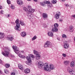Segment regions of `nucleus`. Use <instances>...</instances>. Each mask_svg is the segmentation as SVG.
Instances as JSON below:
<instances>
[{
  "label": "nucleus",
  "instance_id": "nucleus-18",
  "mask_svg": "<svg viewBox=\"0 0 75 75\" xmlns=\"http://www.w3.org/2000/svg\"><path fill=\"white\" fill-rule=\"evenodd\" d=\"M47 1H44V3L41 2L40 4L41 5L43 6H45V4H47Z\"/></svg>",
  "mask_w": 75,
  "mask_h": 75
},
{
  "label": "nucleus",
  "instance_id": "nucleus-13",
  "mask_svg": "<svg viewBox=\"0 0 75 75\" xmlns=\"http://www.w3.org/2000/svg\"><path fill=\"white\" fill-rule=\"evenodd\" d=\"M30 70L29 69H26L24 71V72L25 74H28V73H30Z\"/></svg>",
  "mask_w": 75,
  "mask_h": 75
},
{
  "label": "nucleus",
  "instance_id": "nucleus-38",
  "mask_svg": "<svg viewBox=\"0 0 75 75\" xmlns=\"http://www.w3.org/2000/svg\"><path fill=\"white\" fill-rule=\"evenodd\" d=\"M0 13L1 14H3V13H4V11H3V10H1L0 12Z\"/></svg>",
  "mask_w": 75,
  "mask_h": 75
},
{
  "label": "nucleus",
  "instance_id": "nucleus-7",
  "mask_svg": "<svg viewBox=\"0 0 75 75\" xmlns=\"http://www.w3.org/2000/svg\"><path fill=\"white\" fill-rule=\"evenodd\" d=\"M67 41H65V44L64 45V48L65 49H67V48H68L69 47V45H68V44L67 43Z\"/></svg>",
  "mask_w": 75,
  "mask_h": 75
},
{
  "label": "nucleus",
  "instance_id": "nucleus-55",
  "mask_svg": "<svg viewBox=\"0 0 75 75\" xmlns=\"http://www.w3.org/2000/svg\"><path fill=\"white\" fill-rule=\"evenodd\" d=\"M28 1H31V0H27Z\"/></svg>",
  "mask_w": 75,
  "mask_h": 75
},
{
  "label": "nucleus",
  "instance_id": "nucleus-39",
  "mask_svg": "<svg viewBox=\"0 0 75 75\" xmlns=\"http://www.w3.org/2000/svg\"><path fill=\"white\" fill-rule=\"evenodd\" d=\"M71 68H70V67L69 66H68L67 68V69L68 71H69V70H71L70 69Z\"/></svg>",
  "mask_w": 75,
  "mask_h": 75
},
{
  "label": "nucleus",
  "instance_id": "nucleus-34",
  "mask_svg": "<svg viewBox=\"0 0 75 75\" xmlns=\"http://www.w3.org/2000/svg\"><path fill=\"white\" fill-rule=\"evenodd\" d=\"M62 38H67V36L65 34H63L62 35Z\"/></svg>",
  "mask_w": 75,
  "mask_h": 75
},
{
  "label": "nucleus",
  "instance_id": "nucleus-9",
  "mask_svg": "<svg viewBox=\"0 0 75 75\" xmlns=\"http://www.w3.org/2000/svg\"><path fill=\"white\" fill-rule=\"evenodd\" d=\"M73 28H74V27L72 25H71L70 26H69V31H70V32H73Z\"/></svg>",
  "mask_w": 75,
  "mask_h": 75
},
{
  "label": "nucleus",
  "instance_id": "nucleus-1",
  "mask_svg": "<svg viewBox=\"0 0 75 75\" xmlns=\"http://www.w3.org/2000/svg\"><path fill=\"white\" fill-rule=\"evenodd\" d=\"M38 65L40 67H41L44 66V69L45 71L48 72H50L51 71V70L49 69V66H48L47 63H46L44 64L42 62L40 61L38 63Z\"/></svg>",
  "mask_w": 75,
  "mask_h": 75
},
{
  "label": "nucleus",
  "instance_id": "nucleus-44",
  "mask_svg": "<svg viewBox=\"0 0 75 75\" xmlns=\"http://www.w3.org/2000/svg\"><path fill=\"white\" fill-rule=\"evenodd\" d=\"M11 75H16V74L15 73H11Z\"/></svg>",
  "mask_w": 75,
  "mask_h": 75
},
{
  "label": "nucleus",
  "instance_id": "nucleus-23",
  "mask_svg": "<svg viewBox=\"0 0 75 75\" xmlns=\"http://www.w3.org/2000/svg\"><path fill=\"white\" fill-rule=\"evenodd\" d=\"M18 67L21 70H23V67L22 65H21L20 64L18 65Z\"/></svg>",
  "mask_w": 75,
  "mask_h": 75
},
{
  "label": "nucleus",
  "instance_id": "nucleus-51",
  "mask_svg": "<svg viewBox=\"0 0 75 75\" xmlns=\"http://www.w3.org/2000/svg\"><path fill=\"white\" fill-rule=\"evenodd\" d=\"M35 2H37L38 0H33Z\"/></svg>",
  "mask_w": 75,
  "mask_h": 75
},
{
  "label": "nucleus",
  "instance_id": "nucleus-2",
  "mask_svg": "<svg viewBox=\"0 0 75 75\" xmlns=\"http://www.w3.org/2000/svg\"><path fill=\"white\" fill-rule=\"evenodd\" d=\"M4 52H2V54L4 56H5L6 57H8V54H9V51H10V49L8 47H5L4 50Z\"/></svg>",
  "mask_w": 75,
  "mask_h": 75
},
{
  "label": "nucleus",
  "instance_id": "nucleus-53",
  "mask_svg": "<svg viewBox=\"0 0 75 75\" xmlns=\"http://www.w3.org/2000/svg\"><path fill=\"white\" fill-rule=\"evenodd\" d=\"M59 21H63L62 19H59Z\"/></svg>",
  "mask_w": 75,
  "mask_h": 75
},
{
  "label": "nucleus",
  "instance_id": "nucleus-8",
  "mask_svg": "<svg viewBox=\"0 0 75 75\" xmlns=\"http://www.w3.org/2000/svg\"><path fill=\"white\" fill-rule=\"evenodd\" d=\"M28 57L30 58L31 59H32V60H34V59L35 57L33 55V54H29L28 56Z\"/></svg>",
  "mask_w": 75,
  "mask_h": 75
},
{
  "label": "nucleus",
  "instance_id": "nucleus-49",
  "mask_svg": "<svg viewBox=\"0 0 75 75\" xmlns=\"http://www.w3.org/2000/svg\"><path fill=\"white\" fill-rule=\"evenodd\" d=\"M2 8L1 6H0V9H2Z\"/></svg>",
  "mask_w": 75,
  "mask_h": 75
},
{
  "label": "nucleus",
  "instance_id": "nucleus-26",
  "mask_svg": "<svg viewBox=\"0 0 75 75\" xmlns=\"http://www.w3.org/2000/svg\"><path fill=\"white\" fill-rule=\"evenodd\" d=\"M20 23L21 24V25L23 26H25V24L24 23V22L20 20L19 21Z\"/></svg>",
  "mask_w": 75,
  "mask_h": 75
},
{
  "label": "nucleus",
  "instance_id": "nucleus-3",
  "mask_svg": "<svg viewBox=\"0 0 75 75\" xmlns=\"http://www.w3.org/2000/svg\"><path fill=\"white\" fill-rule=\"evenodd\" d=\"M34 11H35V10L33 9H30L29 10L28 12L27 13V14L29 19L31 18L32 16L33 17V16L32 15V13H33Z\"/></svg>",
  "mask_w": 75,
  "mask_h": 75
},
{
  "label": "nucleus",
  "instance_id": "nucleus-57",
  "mask_svg": "<svg viewBox=\"0 0 75 75\" xmlns=\"http://www.w3.org/2000/svg\"><path fill=\"white\" fill-rule=\"evenodd\" d=\"M0 72H1V71H0Z\"/></svg>",
  "mask_w": 75,
  "mask_h": 75
},
{
  "label": "nucleus",
  "instance_id": "nucleus-6",
  "mask_svg": "<svg viewBox=\"0 0 75 75\" xmlns=\"http://www.w3.org/2000/svg\"><path fill=\"white\" fill-rule=\"evenodd\" d=\"M52 45L50 41H47L45 43L44 45L45 47H51Z\"/></svg>",
  "mask_w": 75,
  "mask_h": 75
},
{
  "label": "nucleus",
  "instance_id": "nucleus-46",
  "mask_svg": "<svg viewBox=\"0 0 75 75\" xmlns=\"http://www.w3.org/2000/svg\"><path fill=\"white\" fill-rule=\"evenodd\" d=\"M66 0H62V2H64Z\"/></svg>",
  "mask_w": 75,
  "mask_h": 75
},
{
  "label": "nucleus",
  "instance_id": "nucleus-42",
  "mask_svg": "<svg viewBox=\"0 0 75 75\" xmlns=\"http://www.w3.org/2000/svg\"><path fill=\"white\" fill-rule=\"evenodd\" d=\"M11 8L12 9H14V7L13 5H11Z\"/></svg>",
  "mask_w": 75,
  "mask_h": 75
},
{
  "label": "nucleus",
  "instance_id": "nucleus-4",
  "mask_svg": "<svg viewBox=\"0 0 75 75\" xmlns=\"http://www.w3.org/2000/svg\"><path fill=\"white\" fill-rule=\"evenodd\" d=\"M15 23L16 24V26L15 27V29L17 31H20L21 30L20 26V24L19 23V20L18 19H17L15 21Z\"/></svg>",
  "mask_w": 75,
  "mask_h": 75
},
{
  "label": "nucleus",
  "instance_id": "nucleus-36",
  "mask_svg": "<svg viewBox=\"0 0 75 75\" xmlns=\"http://www.w3.org/2000/svg\"><path fill=\"white\" fill-rule=\"evenodd\" d=\"M7 1L8 4H11V2H10V0H7Z\"/></svg>",
  "mask_w": 75,
  "mask_h": 75
},
{
  "label": "nucleus",
  "instance_id": "nucleus-17",
  "mask_svg": "<svg viewBox=\"0 0 75 75\" xmlns=\"http://www.w3.org/2000/svg\"><path fill=\"white\" fill-rule=\"evenodd\" d=\"M4 37V33L0 32V39L3 38Z\"/></svg>",
  "mask_w": 75,
  "mask_h": 75
},
{
  "label": "nucleus",
  "instance_id": "nucleus-21",
  "mask_svg": "<svg viewBox=\"0 0 75 75\" xmlns=\"http://www.w3.org/2000/svg\"><path fill=\"white\" fill-rule=\"evenodd\" d=\"M52 30L53 32H57L58 31V29L54 27L53 28Z\"/></svg>",
  "mask_w": 75,
  "mask_h": 75
},
{
  "label": "nucleus",
  "instance_id": "nucleus-54",
  "mask_svg": "<svg viewBox=\"0 0 75 75\" xmlns=\"http://www.w3.org/2000/svg\"><path fill=\"white\" fill-rule=\"evenodd\" d=\"M11 57H14V56H13V55H11Z\"/></svg>",
  "mask_w": 75,
  "mask_h": 75
},
{
  "label": "nucleus",
  "instance_id": "nucleus-45",
  "mask_svg": "<svg viewBox=\"0 0 75 75\" xmlns=\"http://www.w3.org/2000/svg\"><path fill=\"white\" fill-rule=\"evenodd\" d=\"M0 64H2V61L0 59Z\"/></svg>",
  "mask_w": 75,
  "mask_h": 75
},
{
  "label": "nucleus",
  "instance_id": "nucleus-14",
  "mask_svg": "<svg viewBox=\"0 0 75 75\" xmlns=\"http://www.w3.org/2000/svg\"><path fill=\"white\" fill-rule=\"evenodd\" d=\"M69 72L71 75H73L75 73V72L74 70H73L72 69H71L69 70Z\"/></svg>",
  "mask_w": 75,
  "mask_h": 75
},
{
  "label": "nucleus",
  "instance_id": "nucleus-24",
  "mask_svg": "<svg viewBox=\"0 0 75 75\" xmlns=\"http://www.w3.org/2000/svg\"><path fill=\"white\" fill-rule=\"evenodd\" d=\"M26 59H27L28 63H31L32 62L31 60V59L30 58V57H28V56L26 57Z\"/></svg>",
  "mask_w": 75,
  "mask_h": 75
},
{
  "label": "nucleus",
  "instance_id": "nucleus-41",
  "mask_svg": "<svg viewBox=\"0 0 75 75\" xmlns=\"http://www.w3.org/2000/svg\"><path fill=\"white\" fill-rule=\"evenodd\" d=\"M62 55L64 57H66V56H67V55H66V54L64 53L62 54Z\"/></svg>",
  "mask_w": 75,
  "mask_h": 75
},
{
  "label": "nucleus",
  "instance_id": "nucleus-47",
  "mask_svg": "<svg viewBox=\"0 0 75 75\" xmlns=\"http://www.w3.org/2000/svg\"><path fill=\"white\" fill-rule=\"evenodd\" d=\"M66 7H69V5H68V4H66Z\"/></svg>",
  "mask_w": 75,
  "mask_h": 75
},
{
  "label": "nucleus",
  "instance_id": "nucleus-37",
  "mask_svg": "<svg viewBox=\"0 0 75 75\" xmlns=\"http://www.w3.org/2000/svg\"><path fill=\"white\" fill-rule=\"evenodd\" d=\"M42 25H43V27H45H45H47V25H46L45 23H43L42 24Z\"/></svg>",
  "mask_w": 75,
  "mask_h": 75
},
{
  "label": "nucleus",
  "instance_id": "nucleus-27",
  "mask_svg": "<svg viewBox=\"0 0 75 75\" xmlns=\"http://www.w3.org/2000/svg\"><path fill=\"white\" fill-rule=\"evenodd\" d=\"M69 62L68 61H64V64H65V65H68L69 64Z\"/></svg>",
  "mask_w": 75,
  "mask_h": 75
},
{
  "label": "nucleus",
  "instance_id": "nucleus-5",
  "mask_svg": "<svg viewBox=\"0 0 75 75\" xmlns=\"http://www.w3.org/2000/svg\"><path fill=\"white\" fill-rule=\"evenodd\" d=\"M13 48L14 52L17 54H21V52L22 53H24V51H19V48L15 46H13Z\"/></svg>",
  "mask_w": 75,
  "mask_h": 75
},
{
  "label": "nucleus",
  "instance_id": "nucleus-35",
  "mask_svg": "<svg viewBox=\"0 0 75 75\" xmlns=\"http://www.w3.org/2000/svg\"><path fill=\"white\" fill-rule=\"evenodd\" d=\"M57 1L55 0H53V1H52V3L53 4H55L57 3Z\"/></svg>",
  "mask_w": 75,
  "mask_h": 75
},
{
  "label": "nucleus",
  "instance_id": "nucleus-56",
  "mask_svg": "<svg viewBox=\"0 0 75 75\" xmlns=\"http://www.w3.org/2000/svg\"><path fill=\"white\" fill-rule=\"evenodd\" d=\"M38 68H40V67H38Z\"/></svg>",
  "mask_w": 75,
  "mask_h": 75
},
{
  "label": "nucleus",
  "instance_id": "nucleus-33",
  "mask_svg": "<svg viewBox=\"0 0 75 75\" xmlns=\"http://www.w3.org/2000/svg\"><path fill=\"white\" fill-rule=\"evenodd\" d=\"M35 39H37V36H36L35 35L32 38V41H34V40H35Z\"/></svg>",
  "mask_w": 75,
  "mask_h": 75
},
{
  "label": "nucleus",
  "instance_id": "nucleus-30",
  "mask_svg": "<svg viewBox=\"0 0 75 75\" xmlns=\"http://www.w3.org/2000/svg\"><path fill=\"white\" fill-rule=\"evenodd\" d=\"M59 26V25H58V23H55L54 25V27H55V28H57Z\"/></svg>",
  "mask_w": 75,
  "mask_h": 75
},
{
  "label": "nucleus",
  "instance_id": "nucleus-15",
  "mask_svg": "<svg viewBox=\"0 0 75 75\" xmlns=\"http://www.w3.org/2000/svg\"><path fill=\"white\" fill-rule=\"evenodd\" d=\"M17 3L18 4H19V5H22V4H23V1L21 0H18Z\"/></svg>",
  "mask_w": 75,
  "mask_h": 75
},
{
  "label": "nucleus",
  "instance_id": "nucleus-40",
  "mask_svg": "<svg viewBox=\"0 0 75 75\" xmlns=\"http://www.w3.org/2000/svg\"><path fill=\"white\" fill-rule=\"evenodd\" d=\"M4 72L6 74L8 73V71H6V70H5V69H4Z\"/></svg>",
  "mask_w": 75,
  "mask_h": 75
},
{
  "label": "nucleus",
  "instance_id": "nucleus-32",
  "mask_svg": "<svg viewBox=\"0 0 75 75\" xmlns=\"http://www.w3.org/2000/svg\"><path fill=\"white\" fill-rule=\"evenodd\" d=\"M47 6L48 7H52L53 6L51 4H47Z\"/></svg>",
  "mask_w": 75,
  "mask_h": 75
},
{
  "label": "nucleus",
  "instance_id": "nucleus-10",
  "mask_svg": "<svg viewBox=\"0 0 75 75\" xmlns=\"http://www.w3.org/2000/svg\"><path fill=\"white\" fill-rule=\"evenodd\" d=\"M42 15L43 17L44 18H47L48 17V15H47V14L45 13H43Z\"/></svg>",
  "mask_w": 75,
  "mask_h": 75
},
{
  "label": "nucleus",
  "instance_id": "nucleus-31",
  "mask_svg": "<svg viewBox=\"0 0 75 75\" xmlns=\"http://www.w3.org/2000/svg\"><path fill=\"white\" fill-rule=\"evenodd\" d=\"M5 66L6 68H9V67H10V64H6L5 65Z\"/></svg>",
  "mask_w": 75,
  "mask_h": 75
},
{
  "label": "nucleus",
  "instance_id": "nucleus-52",
  "mask_svg": "<svg viewBox=\"0 0 75 75\" xmlns=\"http://www.w3.org/2000/svg\"><path fill=\"white\" fill-rule=\"evenodd\" d=\"M72 16V17H74V18H75V15H74L73 16Z\"/></svg>",
  "mask_w": 75,
  "mask_h": 75
},
{
  "label": "nucleus",
  "instance_id": "nucleus-11",
  "mask_svg": "<svg viewBox=\"0 0 75 75\" xmlns=\"http://www.w3.org/2000/svg\"><path fill=\"white\" fill-rule=\"evenodd\" d=\"M21 35L22 37H25L26 36V33L25 32H23L21 33Z\"/></svg>",
  "mask_w": 75,
  "mask_h": 75
},
{
  "label": "nucleus",
  "instance_id": "nucleus-20",
  "mask_svg": "<svg viewBox=\"0 0 75 75\" xmlns=\"http://www.w3.org/2000/svg\"><path fill=\"white\" fill-rule=\"evenodd\" d=\"M40 54H38L37 55H36V57H35V59H36V60H38L40 59Z\"/></svg>",
  "mask_w": 75,
  "mask_h": 75
},
{
  "label": "nucleus",
  "instance_id": "nucleus-12",
  "mask_svg": "<svg viewBox=\"0 0 75 75\" xmlns=\"http://www.w3.org/2000/svg\"><path fill=\"white\" fill-rule=\"evenodd\" d=\"M60 14H61L60 12H59L58 13L56 14L55 15V18H56L57 19H58Z\"/></svg>",
  "mask_w": 75,
  "mask_h": 75
},
{
  "label": "nucleus",
  "instance_id": "nucleus-48",
  "mask_svg": "<svg viewBox=\"0 0 75 75\" xmlns=\"http://www.w3.org/2000/svg\"><path fill=\"white\" fill-rule=\"evenodd\" d=\"M28 8H31V6H28Z\"/></svg>",
  "mask_w": 75,
  "mask_h": 75
},
{
  "label": "nucleus",
  "instance_id": "nucleus-22",
  "mask_svg": "<svg viewBox=\"0 0 75 75\" xmlns=\"http://www.w3.org/2000/svg\"><path fill=\"white\" fill-rule=\"evenodd\" d=\"M13 39V37L12 36L11 37V38L8 36L7 37V39L8 40H9L10 41H12Z\"/></svg>",
  "mask_w": 75,
  "mask_h": 75
},
{
  "label": "nucleus",
  "instance_id": "nucleus-28",
  "mask_svg": "<svg viewBox=\"0 0 75 75\" xmlns=\"http://www.w3.org/2000/svg\"><path fill=\"white\" fill-rule=\"evenodd\" d=\"M33 53L35 54V55H38V54H38V51H36V50H33Z\"/></svg>",
  "mask_w": 75,
  "mask_h": 75
},
{
  "label": "nucleus",
  "instance_id": "nucleus-25",
  "mask_svg": "<svg viewBox=\"0 0 75 75\" xmlns=\"http://www.w3.org/2000/svg\"><path fill=\"white\" fill-rule=\"evenodd\" d=\"M18 55L20 58H23V59H24V58H25V56H24L23 55H22L20 54H19Z\"/></svg>",
  "mask_w": 75,
  "mask_h": 75
},
{
  "label": "nucleus",
  "instance_id": "nucleus-43",
  "mask_svg": "<svg viewBox=\"0 0 75 75\" xmlns=\"http://www.w3.org/2000/svg\"><path fill=\"white\" fill-rule=\"evenodd\" d=\"M47 4H50V1H47Z\"/></svg>",
  "mask_w": 75,
  "mask_h": 75
},
{
  "label": "nucleus",
  "instance_id": "nucleus-16",
  "mask_svg": "<svg viewBox=\"0 0 75 75\" xmlns=\"http://www.w3.org/2000/svg\"><path fill=\"white\" fill-rule=\"evenodd\" d=\"M47 34L48 35H49L50 37H53V36H54L53 33L51 32H49Z\"/></svg>",
  "mask_w": 75,
  "mask_h": 75
},
{
  "label": "nucleus",
  "instance_id": "nucleus-29",
  "mask_svg": "<svg viewBox=\"0 0 75 75\" xmlns=\"http://www.w3.org/2000/svg\"><path fill=\"white\" fill-rule=\"evenodd\" d=\"M70 66L71 67H74V62H71V63L70 64Z\"/></svg>",
  "mask_w": 75,
  "mask_h": 75
},
{
  "label": "nucleus",
  "instance_id": "nucleus-19",
  "mask_svg": "<svg viewBox=\"0 0 75 75\" xmlns=\"http://www.w3.org/2000/svg\"><path fill=\"white\" fill-rule=\"evenodd\" d=\"M50 69H54L55 68V67L52 64H51L50 65Z\"/></svg>",
  "mask_w": 75,
  "mask_h": 75
},
{
  "label": "nucleus",
  "instance_id": "nucleus-50",
  "mask_svg": "<svg viewBox=\"0 0 75 75\" xmlns=\"http://www.w3.org/2000/svg\"><path fill=\"white\" fill-rule=\"evenodd\" d=\"M8 17H9L10 16V14H8Z\"/></svg>",
  "mask_w": 75,
  "mask_h": 75
}]
</instances>
